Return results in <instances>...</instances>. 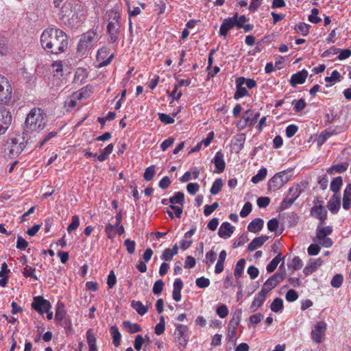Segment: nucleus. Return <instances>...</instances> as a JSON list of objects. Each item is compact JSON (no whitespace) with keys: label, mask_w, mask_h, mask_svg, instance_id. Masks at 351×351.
<instances>
[{"label":"nucleus","mask_w":351,"mask_h":351,"mask_svg":"<svg viewBox=\"0 0 351 351\" xmlns=\"http://www.w3.org/2000/svg\"><path fill=\"white\" fill-rule=\"evenodd\" d=\"M42 47L48 52L58 54L62 53L68 47L66 34L58 28H47L41 34Z\"/></svg>","instance_id":"nucleus-1"},{"label":"nucleus","mask_w":351,"mask_h":351,"mask_svg":"<svg viewBox=\"0 0 351 351\" xmlns=\"http://www.w3.org/2000/svg\"><path fill=\"white\" fill-rule=\"evenodd\" d=\"M47 115L44 110L37 108L31 110L25 119L26 128L29 131L43 130L47 124Z\"/></svg>","instance_id":"nucleus-2"},{"label":"nucleus","mask_w":351,"mask_h":351,"mask_svg":"<svg viewBox=\"0 0 351 351\" xmlns=\"http://www.w3.org/2000/svg\"><path fill=\"white\" fill-rule=\"evenodd\" d=\"M332 232V228L331 226H324L322 224L317 226L316 230V236L313 239L315 243L324 247H330L333 242L332 239L328 237V235Z\"/></svg>","instance_id":"nucleus-3"},{"label":"nucleus","mask_w":351,"mask_h":351,"mask_svg":"<svg viewBox=\"0 0 351 351\" xmlns=\"http://www.w3.org/2000/svg\"><path fill=\"white\" fill-rule=\"evenodd\" d=\"M291 176V170L282 171L275 174L268 182V189L269 191H276L280 189L289 180Z\"/></svg>","instance_id":"nucleus-4"},{"label":"nucleus","mask_w":351,"mask_h":351,"mask_svg":"<svg viewBox=\"0 0 351 351\" xmlns=\"http://www.w3.org/2000/svg\"><path fill=\"white\" fill-rule=\"evenodd\" d=\"M80 8V5L77 6V8H75L74 12L72 13L71 16L70 14L66 15V10L69 8L66 5L62 8V12L64 13L62 14V19L64 20L66 17L67 18V21H64L65 25L71 28H76L81 25L84 17Z\"/></svg>","instance_id":"nucleus-5"},{"label":"nucleus","mask_w":351,"mask_h":351,"mask_svg":"<svg viewBox=\"0 0 351 351\" xmlns=\"http://www.w3.org/2000/svg\"><path fill=\"white\" fill-rule=\"evenodd\" d=\"M25 145L23 142H19L16 139H10L5 144L4 154L10 158L18 157L23 151Z\"/></svg>","instance_id":"nucleus-6"},{"label":"nucleus","mask_w":351,"mask_h":351,"mask_svg":"<svg viewBox=\"0 0 351 351\" xmlns=\"http://www.w3.org/2000/svg\"><path fill=\"white\" fill-rule=\"evenodd\" d=\"M98 40V34L96 32L90 30L82 34L79 44L77 51L82 53L91 48L94 43Z\"/></svg>","instance_id":"nucleus-7"},{"label":"nucleus","mask_w":351,"mask_h":351,"mask_svg":"<svg viewBox=\"0 0 351 351\" xmlns=\"http://www.w3.org/2000/svg\"><path fill=\"white\" fill-rule=\"evenodd\" d=\"M284 267V263L280 266V269L275 274L271 276L263 285L261 289L263 292L267 294L271 290L274 289L280 282H282L285 277V270L282 271V267Z\"/></svg>","instance_id":"nucleus-8"},{"label":"nucleus","mask_w":351,"mask_h":351,"mask_svg":"<svg viewBox=\"0 0 351 351\" xmlns=\"http://www.w3.org/2000/svg\"><path fill=\"white\" fill-rule=\"evenodd\" d=\"M12 97V87L4 76L0 75V102L7 103Z\"/></svg>","instance_id":"nucleus-9"},{"label":"nucleus","mask_w":351,"mask_h":351,"mask_svg":"<svg viewBox=\"0 0 351 351\" xmlns=\"http://www.w3.org/2000/svg\"><path fill=\"white\" fill-rule=\"evenodd\" d=\"M326 323L322 321L317 322L311 331L312 339L317 343H322L326 330Z\"/></svg>","instance_id":"nucleus-10"},{"label":"nucleus","mask_w":351,"mask_h":351,"mask_svg":"<svg viewBox=\"0 0 351 351\" xmlns=\"http://www.w3.org/2000/svg\"><path fill=\"white\" fill-rule=\"evenodd\" d=\"M114 58V54L110 53L109 49L103 47L98 50L97 54V61L99 62V67H103L108 65Z\"/></svg>","instance_id":"nucleus-11"},{"label":"nucleus","mask_w":351,"mask_h":351,"mask_svg":"<svg viewBox=\"0 0 351 351\" xmlns=\"http://www.w3.org/2000/svg\"><path fill=\"white\" fill-rule=\"evenodd\" d=\"M12 121V116L8 110L0 107V135L4 134Z\"/></svg>","instance_id":"nucleus-12"},{"label":"nucleus","mask_w":351,"mask_h":351,"mask_svg":"<svg viewBox=\"0 0 351 351\" xmlns=\"http://www.w3.org/2000/svg\"><path fill=\"white\" fill-rule=\"evenodd\" d=\"M300 187L298 185L291 187L288 194L282 202L283 208H286L290 206L300 196Z\"/></svg>","instance_id":"nucleus-13"},{"label":"nucleus","mask_w":351,"mask_h":351,"mask_svg":"<svg viewBox=\"0 0 351 351\" xmlns=\"http://www.w3.org/2000/svg\"><path fill=\"white\" fill-rule=\"evenodd\" d=\"M188 327L186 325L178 324L176 326V335L180 347H185L188 341Z\"/></svg>","instance_id":"nucleus-14"},{"label":"nucleus","mask_w":351,"mask_h":351,"mask_svg":"<svg viewBox=\"0 0 351 351\" xmlns=\"http://www.w3.org/2000/svg\"><path fill=\"white\" fill-rule=\"evenodd\" d=\"M32 307L37 311L39 313L43 314L46 308H50V302L43 298L38 296L34 298V301L32 304Z\"/></svg>","instance_id":"nucleus-15"},{"label":"nucleus","mask_w":351,"mask_h":351,"mask_svg":"<svg viewBox=\"0 0 351 351\" xmlns=\"http://www.w3.org/2000/svg\"><path fill=\"white\" fill-rule=\"evenodd\" d=\"M237 22V14L234 16L225 19L219 29V34L221 36H226L228 32L236 26Z\"/></svg>","instance_id":"nucleus-16"},{"label":"nucleus","mask_w":351,"mask_h":351,"mask_svg":"<svg viewBox=\"0 0 351 351\" xmlns=\"http://www.w3.org/2000/svg\"><path fill=\"white\" fill-rule=\"evenodd\" d=\"M311 214L313 217L320 221L319 224H322V226H323V223L327 217V210L324 206L319 205L312 207Z\"/></svg>","instance_id":"nucleus-17"},{"label":"nucleus","mask_w":351,"mask_h":351,"mask_svg":"<svg viewBox=\"0 0 351 351\" xmlns=\"http://www.w3.org/2000/svg\"><path fill=\"white\" fill-rule=\"evenodd\" d=\"M308 76V71L305 69L302 70L293 74L290 80V84L292 86H295L298 84H303Z\"/></svg>","instance_id":"nucleus-18"},{"label":"nucleus","mask_w":351,"mask_h":351,"mask_svg":"<svg viewBox=\"0 0 351 351\" xmlns=\"http://www.w3.org/2000/svg\"><path fill=\"white\" fill-rule=\"evenodd\" d=\"M341 195L339 193H334L332 197L328 203V208L330 212L336 213L340 208Z\"/></svg>","instance_id":"nucleus-19"},{"label":"nucleus","mask_w":351,"mask_h":351,"mask_svg":"<svg viewBox=\"0 0 351 351\" xmlns=\"http://www.w3.org/2000/svg\"><path fill=\"white\" fill-rule=\"evenodd\" d=\"M121 25H107V32L109 35L110 41L112 43H116L119 38L121 34Z\"/></svg>","instance_id":"nucleus-20"},{"label":"nucleus","mask_w":351,"mask_h":351,"mask_svg":"<svg viewBox=\"0 0 351 351\" xmlns=\"http://www.w3.org/2000/svg\"><path fill=\"white\" fill-rule=\"evenodd\" d=\"M266 295L267 293L263 292L262 290L256 295L250 306L251 311H256L263 305L265 300Z\"/></svg>","instance_id":"nucleus-21"},{"label":"nucleus","mask_w":351,"mask_h":351,"mask_svg":"<svg viewBox=\"0 0 351 351\" xmlns=\"http://www.w3.org/2000/svg\"><path fill=\"white\" fill-rule=\"evenodd\" d=\"M234 232V227L228 222H223L218 231V234L221 238H228Z\"/></svg>","instance_id":"nucleus-22"},{"label":"nucleus","mask_w":351,"mask_h":351,"mask_svg":"<svg viewBox=\"0 0 351 351\" xmlns=\"http://www.w3.org/2000/svg\"><path fill=\"white\" fill-rule=\"evenodd\" d=\"M259 116V112H254L252 110H247L245 112L243 118L245 120L246 124L254 125L256 123Z\"/></svg>","instance_id":"nucleus-23"},{"label":"nucleus","mask_w":351,"mask_h":351,"mask_svg":"<svg viewBox=\"0 0 351 351\" xmlns=\"http://www.w3.org/2000/svg\"><path fill=\"white\" fill-rule=\"evenodd\" d=\"M268 237L263 235L258 237L254 238L248 245L247 250L250 252L254 251L259 247H261L267 241Z\"/></svg>","instance_id":"nucleus-24"},{"label":"nucleus","mask_w":351,"mask_h":351,"mask_svg":"<svg viewBox=\"0 0 351 351\" xmlns=\"http://www.w3.org/2000/svg\"><path fill=\"white\" fill-rule=\"evenodd\" d=\"M245 79L240 77L237 80V90L234 93V98L235 99H239L241 97H243L247 95L248 92L245 87L243 86L244 84Z\"/></svg>","instance_id":"nucleus-25"},{"label":"nucleus","mask_w":351,"mask_h":351,"mask_svg":"<svg viewBox=\"0 0 351 351\" xmlns=\"http://www.w3.org/2000/svg\"><path fill=\"white\" fill-rule=\"evenodd\" d=\"M86 341L89 351H97V340L92 328H89L86 331Z\"/></svg>","instance_id":"nucleus-26"},{"label":"nucleus","mask_w":351,"mask_h":351,"mask_svg":"<svg viewBox=\"0 0 351 351\" xmlns=\"http://www.w3.org/2000/svg\"><path fill=\"white\" fill-rule=\"evenodd\" d=\"M107 21L108 25H121L119 13L114 10L108 11Z\"/></svg>","instance_id":"nucleus-27"},{"label":"nucleus","mask_w":351,"mask_h":351,"mask_svg":"<svg viewBox=\"0 0 351 351\" xmlns=\"http://www.w3.org/2000/svg\"><path fill=\"white\" fill-rule=\"evenodd\" d=\"M351 207V184H348L343 192V208L348 210Z\"/></svg>","instance_id":"nucleus-28"},{"label":"nucleus","mask_w":351,"mask_h":351,"mask_svg":"<svg viewBox=\"0 0 351 351\" xmlns=\"http://www.w3.org/2000/svg\"><path fill=\"white\" fill-rule=\"evenodd\" d=\"M264 221L261 218H256L252 220L247 226V230L254 233L258 232L263 228Z\"/></svg>","instance_id":"nucleus-29"},{"label":"nucleus","mask_w":351,"mask_h":351,"mask_svg":"<svg viewBox=\"0 0 351 351\" xmlns=\"http://www.w3.org/2000/svg\"><path fill=\"white\" fill-rule=\"evenodd\" d=\"M178 253V246L176 244L172 248H167L162 252L161 258L165 261L172 260L173 256Z\"/></svg>","instance_id":"nucleus-30"},{"label":"nucleus","mask_w":351,"mask_h":351,"mask_svg":"<svg viewBox=\"0 0 351 351\" xmlns=\"http://www.w3.org/2000/svg\"><path fill=\"white\" fill-rule=\"evenodd\" d=\"M322 261L320 258L312 259L309 261L308 265L305 267L304 272L306 274L312 273L316 270L319 266H321Z\"/></svg>","instance_id":"nucleus-31"},{"label":"nucleus","mask_w":351,"mask_h":351,"mask_svg":"<svg viewBox=\"0 0 351 351\" xmlns=\"http://www.w3.org/2000/svg\"><path fill=\"white\" fill-rule=\"evenodd\" d=\"M213 162L216 167V168L220 171L222 172L225 169V162L223 160V154L221 152H217Z\"/></svg>","instance_id":"nucleus-32"},{"label":"nucleus","mask_w":351,"mask_h":351,"mask_svg":"<svg viewBox=\"0 0 351 351\" xmlns=\"http://www.w3.org/2000/svg\"><path fill=\"white\" fill-rule=\"evenodd\" d=\"M110 334L112 338V343L115 347L120 346L121 334L119 331L117 326H112L110 327Z\"/></svg>","instance_id":"nucleus-33"},{"label":"nucleus","mask_w":351,"mask_h":351,"mask_svg":"<svg viewBox=\"0 0 351 351\" xmlns=\"http://www.w3.org/2000/svg\"><path fill=\"white\" fill-rule=\"evenodd\" d=\"M131 306L141 315H144L148 311V307L140 301L133 300Z\"/></svg>","instance_id":"nucleus-34"},{"label":"nucleus","mask_w":351,"mask_h":351,"mask_svg":"<svg viewBox=\"0 0 351 351\" xmlns=\"http://www.w3.org/2000/svg\"><path fill=\"white\" fill-rule=\"evenodd\" d=\"M348 163L342 162V163L332 166L327 170V172L329 173H332L334 172L342 173V172L345 171L348 169Z\"/></svg>","instance_id":"nucleus-35"},{"label":"nucleus","mask_w":351,"mask_h":351,"mask_svg":"<svg viewBox=\"0 0 351 351\" xmlns=\"http://www.w3.org/2000/svg\"><path fill=\"white\" fill-rule=\"evenodd\" d=\"M123 326L125 328H128L129 332L134 334L141 331V327L138 324L131 323L130 321H125L123 322Z\"/></svg>","instance_id":"nucleus-36"},{"label":"nucleus","mask_w":351,"mask_h":351,"mask_svg":"<svg viewBox=\"0 0 351 351\" xmlns=\"http://www.w3.org/2000/svg\"><path fill=\"white\" fill-rule=\"evenodd\" d=\"M245 261L243 258H241L237 263V265H236V267L234 269V275L237 279H239L241 276L243 270L245 267Z\"/></svg>","instance_id":"nucleus-37"},{"label":"nucleus","mask_w":351,"mask_h":351,"mask_svg":"<svg viewBox=\"0 0 351 351\" xmlns=\"http://www.w3.org/2000/svg\"><path fill=\"white\" fill-rule=\"evenodd\" d=\"M342 178L338 176L332 180L330 183V190L336 194V193H339V191L342 185Z\"/></svg>","instance_id":"nucleus-38"},{"label":"nucleus","mask_w":351,"mask_h":351,"mask_svg":"<svg viewBox=\"0 0 351 351\" xmlns=\"http://www.w3.org/2000/svg\"><path fill=\"white\" fill-rule=\"evenodd\" d=\"M267 173V169L265 168H262L259 170V171L258 172V173L256 176L252 177L251 181L254 184H257L266 178Z\"/></svg>","instance_id":"nucleus-39"},{"label":"nucleus","mask_w":351,"mask_h":351,"mask_svg":"<svg viewBox=\"0 0 351 351\" xmlns=\"http://www.w3.org/2000/svg\"><path fill=\"white\" fill-rule=\"evenodd\" d=\"M223 186V181L221 178L216 179L213 182L212 187L210 189V193L213 195L217 194Z\"/></svg>","instance_id":"nucleus-40"},{"label":"nucleus","mask_w":351,"mask_h":351,"mask_svg":"<svg viewBox=\"0 0 351 351\" xmlns=\"http://www.w3.org/2000/svg\"><path fill=\"white\" fill-rule=\"evenodd\" d=\"M282 307L283 301L280 298H275L271 304V310L275 313L278 312Z\"/></svg>","instance_id":"nucleus-41"},{"label":"nucleus","mask_w":351,"mask_h":351,"mask_svg":"<svg viewBox=\"0 0 351 351\" xmlns=\"http://www.w3.org/2000/svg\"><path fill=\"white\" fill-rule=\"evenodd\" d=\"M280 261H281L280 254H278L267 266V271L269 273L273 272L276 269V267Z\"/></svg>","instance_id":"nucleus-42"},{"label":"nucleus","mask_w":351,"mask_h":351,"mask_svg":"<svg viewBox=\"0 0 351 351\" xmlns=\"http://www.w3.org/2000/svg\"><path fill=\"white\" fill-rule=\"evenodd\" d=\"M295 30L303 36H306L309 32V25L304 23H300L295 27Z\"/></svg>","instance_id":"nucleus-43"},{"label":"nucleus","mask_w":351,"mask_h":351,"mask_svg":"<svg viewBox=\"0 0 351 351\" xmlns=\"http://www.w3.org/2000/svg\"><path fill=\"white\" fill-rule=\"evenodd\" d=\"M341 77L340 73L337 71L335 70L332 72L330 76L325 77V81L326 82L334 84L336 82L341 81Z\"/></svg>","instance_id":"nucleus-44"},{"label":"nucleus","mask_w":351,"mask_h":351,"mask_svg":"<svg viewBox=\"0 0 351 351\" xmlns=\"http://www.w3.org/2000/svg\"><path fill=\"white\" fill-rule=\"evenodd\" d=\"M288 267L289 269L298 270L302 267V261L298 256H295L292 259Z\"/></svg>","instance_id":"nucleus-45"},{"label":"nucleus","mask_w":351,"mask_h":351,"mask_svg":"<svg viewBox=\"0 0 351 351\" xmlns=\"http://www.w3.org/2000/svg\"><path fill=\"white\" fill-rule=\"evenodd\" d=\"M184 195L182 192H177L173 197L169 199V202L172 204H182L184 202Z\"/></svg>","instance_id":"nucleus-46"},{"label":"nucleus","mask_w":351,"mask_h":351,"mask_svg":"<svg viewBox=\"0 0 351 351\" xmlns=\"http://www.w3.org/2000/svg\"><path fill=\"white\" fill-rule=\"evenodd\" d=\"M165 317L163 316H161L160 317L159 323L157 324L155 327V333L157 335H162L165 331Z\"/></svg>","instance_id":"nucleus-47"},{"label":"nucleus","mask_w":351,"mask_h":351,"mask_svg":"<svg viewBox=\"0 0 351 351\" xmlns=\"http://www.w3.org/2000/svg\"><path fill=\"white\" fill-rule=\"evenodd\" d=\"M80 226V219L77 215H74L72 217L71 223L67 227V231L69 233L72 232L73 230L77 229Z\"/></svg>","instance_id":"nucleus-48"},{"label":"nucleus","mask_w":351,"mask_h":351,"mask_svg":"<svg viewBox=\"0 0 351 351\" xmlns=\"http://www.w3.org/2000/svg\"><path fill=\"white\" fill-rule=\"evenodd\" d=\"M292 104H294V110L296 112L302 111L306 105L303 99H300L299 100L294 99Z\"/></svg>","instance_id":"nucleus-49"},{"label":"nucleus","mask_w":351,"mask_h":351,"mask_svg":"<svg viewBox=\"0 0 351 351\" xmlns=\"http://www.w3.org/2000/svg\"><path fill=\"white\" fill-rule=\"evenodd\" d=\"M319 10L317 8H313L311 10V14L308 16V20L313 23H318L321 21V19L317 16Z\"/></svg>","instance_id":"nucleus-50"},{"label":"nucleus","mask_w":351,"mask_h":351,"mask_svg":"<svg viewBox=\"0 0 351 351\" xmlns=\"http://www.w3.org/2000/svg\"><path fill=\"white\" fill-rule=\"evenodd\" d=\"M124 245L126 247L127 252H128V254H132L134 253V252H135V246H136L135 241H131L130 239H127L124 241Z\"/></svg>","instance_id":"nucleus-51"},{"label":"nucleus","mask_w":351,"mask_h":351,"mask_svg":"<svg viewBox=\"0 0 351 351\" xmlns=\"http://www.w3.org/2000/svg\"><path fill=\"white\" fill-rule=\"evenodd\" d=\"M154 168L155 167L154 165H152L145 169V171L144 173V179L146 181H150L153 178L155 174Z\"/></svg>","instance_id":"nucleus-52"},{"label":"nucleus","mask_w":351,"mask_h":351,"mask_svg":"<svg viewBox=\"0 0 351 351\" xmlns=\"http://www.w3.org/2000/svg\"><path fill=\"white\" fill-rule=\"evenodd\" d=\"M163 287H164L163 281L162 280H158L157 281L155 282V283L154 285L153 289H152L153 293L155 295L160 294L163 289Z\"/></svg>","instance_id":"nucleus-53"},{"label":"nucleus","mask_w":351,"mask_h":351,"mask_svg":"<svg viewBox=\"0 0 351 351\" xmlns=\"http://www.w3.org/2000/svg\"><path fill=\"white\" fill-rule=\"evenodd\" d=\"M343 282V276L341 274H336L331 280V285L333 287L339 288Z\"/></svg>","instance_id":"nucleus-54"},{"label":"nucleus","mask_w":351,"mask_h":351,"mask_svg":"<svg viewBox=\"0 0 351 351\" xmlns=\"http://www.w3.org/2000/svg\"><path fill=\"white\" fill-rule=\"evenodd\" d=\"M195 283L199 288H206L210 285V280L208 278L201 277L196 279Z\"/></svg>","instance_id":"nucleus-55"},{"label":"nucleus","mask_w":351,"mask_h":351,"mask_svg":"<svg viewBox=\"0 0 351 351\" xmlns=\"http://www.w3.org/2000/svg\"><path fill=\"white\" fill-rule=\"evenodd\" d=\"M252 204L249 202H246L244 204L242 210L240 212V216L241 217H247L252 211Z\"/></svg>","instance_id":"nucleus-56"},{"label":"nucleus","mask_w":351,"mask_h":351,"mask_svg":"<svg viewBox=\"0 0 351 351\" xmlns=\"http://www.w3.org/2000/svg\"><path fill=\"white\" fill-rule=\"evenodd\" d=\"M144 342L145 339L142 335H138L136 336L134 346L136 351L141 350L142 345L143 344Z\"/></svg>","instance_id":"nucleus-57"},{"label":"nucleus","mask_w":351,"mask_h":351,"mask_svg":"<svg viewBox=\"0 0 351 351\" xmlns=\"http://www.w3.org/2000/svg\"><path fill=\"white\" fill-rule=\"evenodd\" d=\"M320 251L319 245L318 243H313L309 245L308 247V253L309 255L315 256L318 254Z\"/></svg>","instance_id":"nucleus-58"},{"label":"nucleus","mask_w":351,"mask_h":351,"mask_svg":"<svg viewBox=\"0 0 351 351\" xmlns=\"http://www.w3.org/2000/svg\"><path fill=\"white\" fill-rule=\"evenodd\" d=\"M278 226L279 222L276 218L271 219L267 222L268 230L271 232L276 231Z\"/></svg>","instance_id":"nucleus-59"},{"label":"nucleus","mask_w":351,"mask_h":351,"mask_svg":"<svg viewBox=\"0 0 351 351\" xmlns=\"http://www.w3.org/2000/svg\"><path fill=\"white\" fill-rule=\"evenodd\" d=\"M219 206L217 202H214L212 205H206L204 206V213L206 216L210 215Z\"/></svg>","instance_id":"nucleus-60"},{"label":"nucleus","mask_w":351,"mask_h":351,"mask_svg":"<svg viewBox=\"0 0 351 351\" xmlns=\"http://www.w3.org/2000/svg\"><path fill=\"white\" fill-rule=\"evenodd\" d=\"M217 314L221 318L226 317L228 314V309L227 306L225 304L220 305L217 308Z\"/></svg>","instance_id":"nucleus-61"},{"label":"nucleus","mask_w":351,"mask_h":351,"mask_svg":"<svg viewBox=\"0 0 351 351\" xmlns=\"http://www.w3.org/2000/svg\"><path fill=\"white\" fill-rule=\"evenodd\" d=\"M286 300L289 302H294L298 298V295L297 292L293 289H289L286 293Z\"/></svg>","instance_id":"nucleus-62"},{"label":"nucleus","mask_w":351,"mask_h":351,"mask_svg":"<svg viewBox=\"0 0 351 351\" xmlns=\"http://www.w3.org/2000/svg\"><path fill=\"white\" fill-rule=\"evenodd\" d=\"M216 258V254L213 251H210L206 254V264L210 266Z\"/></svg>","instance_id":"nucleus-63"},{"label":"nucleus","mask_w":351,"mask_h":351,"mask_svg":"<svg viewBox=\"0 0 351 351\" xmlns=\"http://www.w3.org/2000/svg\"><path fill=\"white\" fill-rule=\"evenodd\" d=\"M298 128L295 125H289L286 128V135L288 138L293 136L297 132Z\"/></svg>","instance_id":"nucleus-64"}]
</instances>
